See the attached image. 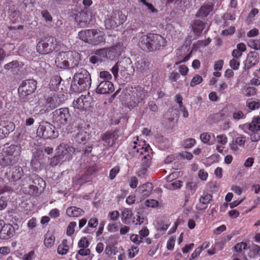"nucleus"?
<instances>
[{
  "instance_id": "obj_10",
  "label": "nucleus",
  "mask_w": 260,
  "mask_h": 260,
  "mask_svg": "<svg viewBox=\"0 0 260 260\" xmlns=\"http://www.w3.org/2000/svg\"><path fill=\"white\" fill-rule=\"evenodd\" d=\"M121 18L119 14L115 12L112 13L110 15H108L105 20V25L107 29H111L122 24L125 20L124 15H121Z\"/></svg>"
},
{
  "instance_id": "obj_16",
  "label": "nucleus",
  "mask_w": 260,
  "mask_h": 260,
  "mask_svg": "<svg viewBox=\"0 0 260 260\" xmlns=\"http://www.w3.org/2000/svg\"><path fill=\"white\" fill-rule=\"evenodd\" d=\"M100 83L98 85L95 91L99 94H108L114 90L113 84L110 81L99 80Z\"/></svg>"
},
{
  "instance_id": "obj_11",
  "label": "nucleus",
  "mask_w": 260,
  "mask_h": 260,
  "mask_svg": "<svg viewBox=\"0 0 260 260\" xmlns=\"http://www.w3.org/2000/svg\"><path fill=\"white\" fill-rule=\"evenodd\" d=\"M37 83V81L33 79L25 80L21 83L18 91L24 96L31 94L36 90Z\"/></svg>"
},
{
  "instance_id": "obj_1",
  "label": "nucleus",
  "mask_w": 260,
  "mask_h": 260,
  "mask_svg": "<svg viewBox=\"0 0 260 260\" xmlns=\"http://www.w3.org/2000/svg\"><path fill=\"white\" fill-rule=\"evenodd\" d=\"M166 40L161 35L149 32L142 36L139 40L140 48L146 51L155 52L162 49L166 45Z\"/></svg>"
},
{
  "instance_id": "obj_9",
  "label": "nucleus",
  "mask_w": 260,
  "mask_h": 260,
  "mask_svg": "<svg viewBox=\"0 0 260 260\" xmlns=\"http://www.w3.org/2000/svg\"><path fill=\"white\" fill-rule=\"evenodd\" d=\"M56 126L47 121H42L37 130V134L39 137L44 139H54L57 137L58 132L55 130Z\"/></svg>"
},
{
  "instance_id": "obj_35",
  "label": "nucleus",
  "mask_w": 260,
  "mask_h": 260,
  "mask_svg": "<svg viewBox=\"0 0 260 260\" xmlns=\"http://www.w3.org/2000/svg\"><path fill=\"white\" fill-rule=\"evenodd\" d=\"M70 249L68 244V241L67 239H63L61 244L57 247V253L61 255H66L69 251Z\"/></svg>"
},
{
  "instance_id": "obj_38",
  "label": "nucleus",
  "mask_w": 260,
  "mask_h": 260,
  "mask_svg": "<svg viewBox=\"0 0 260 260\" xmlns=\"http://www.w3.org/2000/svg\"><path fill=\"white\" fill-rule=\"evenodd\" d=\"M248 256L252 258L260 256V246L253 244L249 250Z\"/></svg>"
},
{
  "instance_id": "obj_28",
  "label": "nucleus",
  "mask_w": 260,
  "mask_h": 260,
  "mask_svg": "<svg viewBox=\"0 0 260 260\" xmlns=\"http://www.w3.org/2000/svg\"><path fill=\"white\" fill-rule=\"evenodd\" d=\"M66 56V52H60L57 54L55 62L58 68L60 69H68L67 61Z\"/></svg>"
},
{
  "instance_id": "obj_29",
  "label": "nucleus",
  "mask_w": 260,
  "mask_h": 260,
  "mask_svg": "<svg viewBox=\"0 0 260 260\" xmlns=\"http://www.w3.org/2000/svg\"><path fill=\"white\" fill-rule=\"evenodd\" d=\"M66 213L70 217H76L83 215L84 211L80 208L71 206L67 208Z\"/></svg>"
},
{
  "instance_id": "obj_20",
  "label": "nucleus",
  "mask_w": 260,
  "mask_h": 260,
  "mask_svg": "<svg viewBox=\"0 0 260 260\" xmlns=\"http://www.w3.org/2000/svg\"><path fill=\"white\" fill-rule=\"evenodd\" d=\"M246 140V136L243 135L237 134V136L234 138L229 144L230 149L232 151H238L239 149V147L243 146L245 145Z\"/></svg>"
},
{
  "instance_id": "obj_5",
  "label": "nucleus",
  "mask_w": 260,
  "mask_h": 260,
  "mask_svg": "<svg viewBox=\"0 0 260 260\" xmlns=\"http://www.w3.org/2000/svg\"><path fill=\"white\" fill-rule=\"evenodd\" d=\"M129 153L133 156L138 157L142 159V156L148 154L151 155L152 149L145 140H139L138 136L134 137L129 143L128 147Z\"/></svg>"
},
{
  "instance_id": "obj_33",
  "label": "nucleus",
  "mask_w": 260,
  "mask_h": 260,
  "mask_svg": "<svg viewBox=\"0 0 260 260\" xmlns=\"http://www.w3.org/2000/svg\"><path fill=\"white\" fill-rule=\"evenodd\" d=\"M14 165L12 160L3 151L0 153V168H3L10 165Z\"/></svg>"
},
{
  "instance_id": "obj_14",
  "label": "nucleus",
  "mask_w": 260,
  "mask_h": 260,
  "mask_svg": "<svg viewBox=\"0 0 260 260\" xmlns=\"http://www.w3.org/2000/svg\"><path fill=\"white\" fill-rule=\"evenodd\" d=\"M4 152L12 160V163L15 164L18 161L20 157L21 148L19 145H11L7 147Z\"/></svg>"
},
{
  "instance_id": "obj_61",
  "label": "nucleus",
  "mask_w": 260,
  "mask_h": 260,
  "mask_svg": "<svg viewBox=\"0 0 260 260\" xmlns=\"http://www.w3.org/2000/svg\"><path fill=\"white\" fill-rule=\"evenodd\" d=\"M19 66L18 62L16 60L12 61V62L5 65L4 68L6 70H10L16 68Z\"/></svg>"
},
{
  "instance_id": "obj_49",
  "label": "nucleus",
  "mask_w": 260,
  "mask_h": 260,
  "mask_svg": "<svg viewBox=\"0 0 260 260\" xmlns=\"http://www.w3.org/2000/svg\"><path fill=\"white\" fill-rule=\"evenodd\" d=\"M234 248L236 252H241L243 249H247V244L245 242H241L236 244Z\"/></svg>"
},
{
  "instance_id": "obj_31",
  "label": "nucleus",
  "mask_w": 260,
  "mask_h": 260,
  "mask_svg": "<svg viewBox=\"0 0 260 260\" xmlns=\"http://www.w3.org/2000/svg\"><path fill=\"white\" fill-rule=\"evenodd\" d=\"M205 27V24L200 20H195L192 25V30L196 36H200Z\"/></svg>"
},
{
  "instance_id": "obj_22",
  "label": "nucleus",
  "mask_w": 260,
  "mask_h": 260,
  "mask_svg": "<svg viewBox=\"0 0 260 260\" xmlns=\"http://www.w3.org/2000/svg\"><path fill=\"white\" fill-rule=\"evenodd\" d=\"M15 233V229L12 224L4 223L0 233V239L8 240L12 238Z\"/></svg>"
},
{
  "instance_id": "obj_47",
  "label": "nucleus",
  "mask_w": 260,
  "mask_h": 260,
  "mask_svg": "<svg viewBox=\"0 0 260 260\" xmlns=\"http://www.w3.org/2000/svg\"><path fill=\"white\" fill-rule=\"evenodd\" d=\"M211 134L208 133H203L201 134L200 139L202 142L205 144H208L209 145H211V143H210V140L211 139Z\"/></svg>"
},
{
  "instance_id": "obj_7",
  "label": "nucleus",
  "mask_w": 260,
  "mask_h": 260,
  "mask_svg": "<svg viewBox=\"0 0 260 260\" xmlns=\"http://www.w3.org/2000/svg\"><path fill=\"white\" fill-rule=\"evenodd\" d=\"M71 114L68 108H60L52 113V122L57 128L68 124Z\"/></svg>"
},
{
  "instance_id": "obj_21",
  "label": "nucleus",
  "mask_w": 260,
  "mask_h": 260,
  "mask_svg": "<svg viewBox=\"0 0 260 260\" xmlns=\"http://www.w3.org/2000/svg\"><path fill=\"white\" fill-rule=\"evenodd\" d=\"M151 155L146 154L142 157L141 168L137 172V175L141 178H144L147 174L148 168L151 162Z\"/></svg>"
},
{
  "instance_id": "obj_17",
  "label": "nucleus",
  "mask_w": 260,
  "mask_h": 260,
  "mask_svg": "<svg viewBox=\"0 0 260 260\" xmlns=\"http://www.w3.org/2000/svg\"><path fill=\"white\" fill-rule=\"evenodd\" d=\"M258 53L255 51L250 52L247 56L246 59L244 62V70L248 71L256 65L259 62Z\"/></svg>"
},
{
  "instance_id": "obj_58",
  "label": "nucleus",
  "mask_w": 260,
  "mask_h": 260,
  "mask_svg": "<svg viewBox=\"0 0 260 260\" xmlns=\"http://www.w3.org/2000/svg\"><path fill=\"white\" fill-rule=\"evenodd\" d=\"M145 205L148 207H156L158 205V202L154 199H149L145 201Z\"/></svg>"
},
{
  "instance_id": "obj_6",
  "label": "nucleus",
  "mask_w": 260,
  "mask_h": 260,
  "mask_svg": "<svg viewBox=\"0 0 260 260\" xmlns=\"http://www.w3.org/2000/svg\"><path fill=\"white\" fill-rule=\"evenodd\" d=\"M75 151L74 147L64 144H60L56 149V153L50 161V165L55 166L72 159V153Z\"/></svg>"
},
{
  "instance_id": "obj_26",
  "label": "nucleus",
  "mask_w": 260,
  "mask_h": 260,
  "mask_svg": "<svg viewBox=\"0 0 260 260\" xmlns=\"http://www.w3.org/2000/svg\"><path fill=\"white\" fill-rule=\"evenodd\" d=\"M137 70L142 73H147L150 69V62L146 59H141L138 60L136 63Z\"/></svg>"
},
{
  "instance_id": "obj_56",
  "label": "nucleus",
  "mask_w": 260,
  "mask_h": 260,
  "mask_svg": "<svg viewBox=\"0 0 260 260\" xmlns=\"http://www.w3.org/2000/svg\"><path fill=\"white\" fill-rule=\"evenodd\" d=\"M29 193L33 196L37 195L39 192L42 191L40 190L38 186L37 187V185H35L34 184H30L29 186Z\"/></svg>"
},
{
  "instance_id": "obj_24",
  "label": "nucleus",
  "mask_w": 260,
  "mask_h": 260,
  "mask_svg": "<svg viewBox=\"0 0 260 260\" xmlns=\"http://www.w3.org/2000/svg\"><path fill=\"white\" fill-rule=\"evenodd\" d=\"M153 186L152 183L147 182L139 186L137 189L138 191L144 198L148 197L151 193Z\"/></svg>"
},
{
  "instance_id": "obj_52",
  "label": "nucleus",
  "mask_w": 260,
  "mask_h": 260,
  "mask_svg": "<svg viewBox=\"0 0 260 260\" xmlns=\"http://www.w3.org/2000/svg\"><path fill=\"white\" fill-rule=\"evenodd\" d=\"M76 226V222L73 221V222H71L69 223V224L67 228V234L68 236H71L74 233L75 228Z\"/></svg>"
},
{
  "instance_id": "obj_3",
  "label": "nucleus",
  "mask_w": 260,
  "mask_h": 260,
  "mask_svg": "<svg viewBox=\"0 0 260 260\" xmlns=\"http://www.w3.org/2000/svg\"><path fill=\"white\" fill-rule=\"evenodd\" d=\"M125 94L128 100L127 105L129 109H133L141 106L147 96V91L140 86H132L128 85L125 89Z\"/></svg>"
},
{
  "instance_id": "obj_46",
  "label": "nucleus",
  "mask_w": 260,
  "mask_h": 260,
  "mask_svg": "<svg viewBox=\"0 0 260 260\" xmlns=\"http://www.w3.org/2000/svg\"><path fill=\"white\" fill-rule=\"evenodd\" d=\"M216 141L218 144L224 145L228 142V137L224 134L218 135L216 137Z\"/></svg>"
},
{
  "instance_id": "obj_53",
  "label": "nucleus",
  "mask_w": 260,
  "mask_h": 260,
  "mask_svg": "<svg viewBox=\"0 0 260 260\" xmlns=\"http://www.w3.org/2000/svg\"><path fill=\"white\" fill-rule=\"evenodd\" d=\"M247 107L251 110H254L260 107L259 101H250L247 103Z\"/></svg>"
},
{
  "instance_id": "obj_41",
  "label": "nucleus",
  "mask_w": 260,
  "mask_h": 260,
  "mask_svg": "<svg viewBox=\"0 0 260 260\" xmlns=\"http://www.w3.org/2000/svg\"><path fill=\"white\" fill-rule=\"evenodd\" d=\"M248 46L256 50L260 49V40L251 39L247 42Z\"/></svg>"
},
{
  "instance_id": "obj_32",
  "label": "nucleus",
  "mask_w": 260,
  "mask_h": 260,
  "mask_svg": "<svg viewBox=\"0 0 260 260\" xmlns=\"http://www.w3.org/2000/svg\"><path fill=\"white\" fill-rule=\"evenodd\" d=\"M61 80V78L58 75L53 76L49 84L50 89L53 91L58 90V87L60 85Z\"/></svg>"
},
{
  "instance_id": "obj_60",
  "label": "nucleus",
  "mask_w": 260,
  "mask_h": 260,
  "mask_svg": "<svg viewBox=\"0 0 260 260\" xmlns=\"http://www.w3.org/2000/svg\"><path fill=\"white\" fill-rule=\"evenodd\" d=\"M130 240L137 245H140L143 242L142 239H140L139 235L136 234H133L131 235L130 237Z\"/></svg>"
},
{
  "instance_id": "obj_51",
  "label": "nucleus",
  "mask_w": 260,
  "mask_h": 260,
  "mask_svg": "<svg viewBox=\"0 0 260 260\" xmlns=\"http://www.w3.org/2000/svg\"><path fill=\"white\" fill-rule=\"evenodd\" d=\"M229 64L232 69L237 70L240 64V60L238 59L233 58L230 61Z\"/></svg>"
},
{
  "instance_id": "obj_62",
  "label": "nucleus",
  "mask_w": 260,
  "mask_h": 260,
  "mask_svg": "<svg viewBox=\"0 0 260 260\" xmlns=\"http://www.w3.org/2000/svg\"><path fill=\"white\" fill-rule=\"evenodd\" d=\"M175 243V238L171 237L167 241V247L168 250H172L174 249Z\"/></svg>"
},
{
  "instance_id": "obj_18",
  "label": "nucleus",
  "mask_w": 260,
  "mask_h": 260,
  "mask_svg": "<svg viewBox=\"0 0 260 260\" xmlns=\"http://www.w3.org/2000/svg\"><path fill=\"white\" fill-rule=\"evenodd\" d=\"M67 68H74L78 65L80 61L79 54L74 51L66 52Z\"/></svg>"
},
{
  "instance_id": "obj_37",
  "label": "nucleus",
  "mask_w": 260,
  "mask_h": 260,
  "mask_svg": "<svg viewBox=\"0 0 260 260\" xmlns=\"http://www.w3.org/2000/svg\"><path fill=\"white\" fill-rule=\"evenodd\" d=\"M116 49H117L115 48V47H114V46H112L107 49L104 48L96 50V54H105L106 56L110 54L115 56V55L119 54L118 52L117 51Z\"/></svg>"
},
{
  "instance_id": "obj_59",
  "label": "nucleus",
  "mask_w": 260,
  "mask_h": 260,
  "mask_svg": "<svg viewBox=\"0 0 260 260\" xmlns=\"http://www.w3.org/2000/svg\"><path fill=\"white\" fill-rule=\"evenodd\" d=\"M250 140L252 142H257L260 140V129L251 133L250 134Z\"/></svg>"
},
{
  "instance_id": "obj_30",
  "label": "nucleus",
  "mask_w": 260,
  "mask_h": 260,
  "mask_svg": "<svg viewBox=\"0 0 260 260\" xmlns=\"http://www.w3.org/2000/svg\"><path fill=\"white\" fill-rule=\"evenodd\" d=\"M89 134L84 129H80L75 138V141L78 143L85 144L87 139H89Z\"/></svg>"
},
{
  "instance_id": "obj_45",
  "label": "nucleus",
  "mask_w": 260,
  "mask_h": 260,
  "mask_svg": "<svg viewBox=\"0 0 260 260\" xmlns=\"http://www.w3.org/2000/svg\"><path fill=\"white\" fill-rule=\"evenodd\" d=\"M203 80V79L202 76L199 75H196L191 79L190 85L191 87H194L202 82Z\"/></svg>"
},
{
  "instance_id": "obj_15",
  "label": "nucleus",
  "mask_w": 260,
  "mask_h": 260,
  "mask_svg": "<svg viewBox=\"0 0 260 260\" xmlns=\"http://www.w3.org/2000/svg\"><path fill=\"white\" fill-rule=\"evenodd\" d=\"M119 137V131L117 129L107 131L102 135V140L109 147L113 146Z\"/></svg>"
},
{
  "instance_id": "obj_64",
  "label": "nucleus",
  "mask_w": 260,
  "mask_h": 260,
  "mask_svg": "<svg viewBox=\"0 0 260 260\" xmlns=\"http://www.w3.org/2000/svg\"><path fill=\"white\" fill-rule=\"evenodd\" d=\"M89 246V242L86 238H82L78 242V246L81 248H86Z\"/></svg>"
},
{
  "instance_id": "obj_48",
  "label": "nucleus",
  "mask_w": 260,
  "mask_h": 260,
  "mask_svg": "<svg viewBox=\"0 0 260 260\" xmlns=\"http://www.w3.org/2000/svg\"><path fill=\"white\" fill-rule=\"evenodd\" d=\"M120 167L119 166H115L111 169L109 173V178L111 180H113L117 175L119 173Z\"/></svg>"
},
{
  "instance_id": "obj_4",
  "label": "nucleus",
  "mask_w": 260,
  "mask_h": 260,
  "mask_svg": "<svg viewBox=\"0 0 260 260\" xmlns=\"http://www.w3.org/2000/svg\"><path fill=\"white\" fill-rule=\"evenodd\" d=\"M79 38L90 45H104L106 42V36L103 31L97 29H85L78 33Z\"/></svg>"
},
{
  "instance_id": "obj_50",
  "label": "nucleus",
  "mask_w": 260,
  "mask_h": 260,
  "mask_svg": "<svg viewBox=\"0 0 260 260\" xmlns=\"http://www.w3.org/2000/svg\"><path fill=\"white\" fill-rule=\"evenodd\" d=\"M196 143V140L192 138H189L185 140L183 144L185 148H190L193 147Z\"/></svg>"
},
{
  "instance_id": "obj_55",
  "label": "nucleus",
  "mask_w": 260,
  "mask_h": 260,
  "mask_svg": "<svg viewBox=\"0 0 260 260\" xmlns=\"http://www.w3.org/2000/svg\"><path fill=\"white\" fill-rule=\"evenodd\" d=\"M257 89L254 87H248L245 89V95L246 96H251L254 95L257 93Z\"/></svg>"
},
{
  "instance_id": "obj_2",
  "label": "nucleus",
  "mask_w": 260,
  "mask_h": 260,
  "mask_svg": "<svg viewBox=\"0 0 260 260\" xmlns=\"http://www.w3.org/2000/svg\"><path fill=\"white\" fill-rule=\"evenodd\" d=\"M91 84L89 73L83 68L79 69L75 74L72 81L70 90L76 93L81 92L88 89Z\"/></svg>"
},
{
  "instance_id": "obj_54",
  "label": "nucleus",
  "mask_w": 260,
  "mask_h": 260,
  "mask_svg": "<svg viewBox=\"0 0 260 260\" xmlns=\"http://www.w3.org/2000/svg\"><path fill=\"white\" fill-rule=\"evenodd\" d=\"M138 179L136 176L131 177L128 180L129 185L132 188H136L138 184Z\"/></svg>"
},
{
  "instance_id": "obj_43",
  "label": "nucleus",
  "mask_w": 260,
  "mask_h": 260,
  "mask_svg": "<svg viewBox=\"0 0 260 260\" xmlns=\"http://www.w3.org/2000/svg\"><path fill=\"white\" fill-rule=\"evenodd\" d=\"M112 77L111 74L106 71H101L100 72L99 80L103 81H110Z\"/></svg>"
},
{
  "instance_id": "obj_8",
  "label": "nucleus",
  "mask_w": 260,
  "mask_h": 260,
  "mask_svg": "<svg viewBox=\"0 0 260 260\" xmlns=\"http://www.w3.org/2000/svg\"><path fill=\"white\" fill-rule=\"evenodd\" d=\"M58 42L52 37H48L41 39L36 46L37 51L41 54H48L55 50L57 46Z\"/></svg>"
},
{
  "instance_id": "obj_12",
  "label": "nucleus",
  "mask_w": 260,
  "mask_h": 260,
  "mask_svg": "<svg viewBox=\"0 0 260 260\" xmlns=\"http://www.w3.org/2000/svg\"><path fill=\"white\" fill-rule=\"evenodd\" d=\"M60 103L58 95L52 93L45 98L43 106L45 111H49L58 106Z\"/></svg>"
},
{
  "instance_id": "obj_42",
  "label": "nucleus",
  "mask_w": 260,
  "mask_h": 260,
  "mask_svg": "<svg viewBox=\"0 0 260 260\" xmlns=\"http://www.w3.org/2000/svg\"><path fill=\"white\" fill-rule=\"evenodd\" d=\"M223 20H232L234 21L236 19V13L235 11L226 12L223 14L222 16Z\"/></svg>"
},
{
  "instance_id": "obj_27",
  "label": "nucleus",
  "mask_w": 260,
  "mask_h": 260,
  "mask_svg": "<svg viewBox=\"0 0 260 260\" xmlns=\"http://www.w3.org/2000/svg\"><path fill=\"white\" fill-rule=\"evenodd\" d=\"M213 5L212 4H207L203 5L198 10L196 14L197 17L204 18L207 17L213 10Z\"/></svg>"
},
{
  "instance_id": "obj_23",
  "label": "nucleus",
  "mask_w": 260,
  "mask_h": 260,
  "mask_svg": "<svg viewBox=\"0 0 260 260\" xmlns=\"http://www.w3.org/2000/svg\"><path fill=\"white\" fill-rule=\"evenodd\" d=\"M23 170L21 167L16 166L12 169V172L7 173L8 178L10 181L16 182L23 176Z\"/></svg>"
},
{
  "instance_id": "obj_39",
  "label": "nucleus",
  "mask_w": 260,
  "mask_h": 260,
  "mask_svg": "<svg viewBox=\"0 0 260 260\" xmlns=\"http://www.w3.org/2000/svg\"><path fill=\"white\" fill-rule=\"evenodd\" d=\"M32 179V184L37 185V187L38 186L41 191H43L46 185L45 181L42 178L36 175H34Z\"/></svg>"
},
{
  "instance_id": "obj_19",
  "label": "nucleus",
  "mask_w": 260,
  "mask_h": 260,
  "mask_svg": "<svg viewBox=\"0 0 260 260\" xmlns=\"http://www.w3.org/2000/svg\"><path fill=\"white\" fill-rule=\"evenodd\" d=\"M212 195L206 192H204L200 196L199 202L197 204L196 208L198 211H202L207 209V204L212 200Z\"/></svg>"
},
{
  "instance_id": "obj_36",
  "label": "nucleus",
  "mask_w": 260,
  "mask_h": 260,
  "mask_svg": "<svg viewBox=\"0 0 260 260\" xmlns=\"http://www.w3.org/2000/svg\"><path fill=\"white\" fill-rule=\"evenodd\" d=\"M55 237L51 232H47L45 235L44 240V244L47 248H51L54 244Z\"/></svg>"
},
{
  "instance_id": "obj_44",
  "label": "nucleus",
  "mask_w": 260,
  "mask_h": 260,
  "mask_svg": "<svg viewBox=\"0 0 260 260\" xmlns=\"http://www.w3.org/2000/svg\"><path fill=\"white\" fill-rule=\"evenodd\" d=\"M183 182L180 180H176L168 184V188L169 189H177L180 188L182 186Z\"/></svg>"
},
{
  "instance_id": "obj_57",
  "label": "nucleus",
  "mask_w": 260,
  "mask_h": 260,
  "mask_svg": "<svg viewBox=\"0 0 260 260\" xmlns=\"http://www.w3.org/2000/svg\"><path fill=\"white\" fill-rule=\"evenodd\" d=\"M233 117L234 119L238 120L245 118V115L242 111L238 110L233 113Z\"/></svg>"
},
{
  "instance_id": "obj_34",
  "label": "nucleus",
  "mask_w": 260,
  "mask_h": 260,
  "mask_svg": "<svg viewBox=\"0 0 260 260\" xmlns=\"http://www.w3.org/2000/svg\"><path fill=\"white\" fill-rule=\"evenodd\" d=\"M75 19L80 24L82 23L86 24L89 23L90 21V18H89L88 14L84 11L77 14Z\"/></svg>"
},
{
  "instance_id": "obj_63",
  "label": "nucleus",
  "mask_w": 260,
  "mask_h": 260,
  "mask_svg": "<svg viewBox=\"0 0 260 260\" xmlns=\"http://www.w3.org/2000/svg\"><path fill=\"white\" fill-rule=\"evenodd\" d=\"M211 42V39L209 38L205 40H199L197 42V45L200 47H204L208 46Z\"/></svg>"
},
{
  "instance_id": "obj_13",
  "label": "nucleus",
  "mask_w": 260,
  "mask_h": 260,
  "mask_svg": "<svg viewBox=\"0 0 260 260\" xmlns=\"http://www.w3.org/2000/svg\"><path fill=\"white\" fill-rule=\"evenodd\" d=\"M92 102V98L88 93L87 95H81L76 100L74 101L73 104L75 109L83 111L91 107Z\"/></svg>"
},
{
  "instance_id": "obj_40",
  "label": "nucleus",
  "mask_w": 260,
  "mask_h": 260,
  "mask_svg": "<svg viewBox=\"0 0 260 260\" xmlns=\"http://www.w3.org/2000/svg\"><path fill=\"white\" fill-rule=\"evenodd\" d=\"M132 215V211L128 209H125L123 210L121 212V220L122 221L126 224L128 221L129 219L131 218Z\"/></svg>"
},
{
  "instance_id": "obj_25",
  "label": "nucleus",
  "mask_w": 260,
  "mask_h": 260,
  "mask_svg": "<svg viewBox=\"0 0 260 260\" xmlns=\"http://www.w3.org/2000/svg\"><path fill=\"white\" fill-rule=\"evenodd\" d=\"M30 164L32 168L34 170L37 171L41 169L42 166V154L40 152L36 151L33 153Z\"/></svg>"
}]
</instances>
